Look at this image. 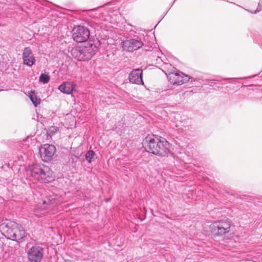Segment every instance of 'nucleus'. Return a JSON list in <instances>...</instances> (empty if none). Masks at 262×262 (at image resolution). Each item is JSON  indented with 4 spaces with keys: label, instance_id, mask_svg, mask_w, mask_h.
<instances>
[{
    "label": "nucleus",
    "instance_id": "22",
    "mask_svg": "<svg viewBox=\"0 0 262 262\" xmlns=\"http://www.w3.org/2000/svg\"><path fill=\"white\" fill-rule=\"evenodd\" d=\"M91 40H89L88 42H86L87 46H85L84 47L85 48L90 47L92 49H94V48H97L96 45H94Z\"/></svg>",
    "mask_w": 262,
    "mask_h": 262
},
{
    "label": "nucleus",
    "instance_id": "24",
    "mask_svg": "<svg viewBox=\"0 0 262 262\" xmlns=\"http://www.w3.org/2000/svg\"><path fill=\"white\" fill-rule=\"evenodd\" d=\"M50 204H55V205H57V204H58V202L57 200L56 199V198H55V196H52L51 195H50Z\"/></svg>",
    "mask_w": 262,
    "mask_h": 262
},
{
    "label": "nucleus",
    "instance_id": "8",
    "mask_svg": "<svg viewBox=\"0 0 262 262\" xmlns=\"http://www.w3.org/2000/svg\"><path fill=\"white\" fill-rule=\"evenodd\" d=\"M173 155V158L180 163L185 165V167L187 168V164H192L193 159L192 156L188 154L184 149H180L176 151Z\"/></svg>",
    "mask_w": 262,
    "mask_h": 262
},
{
    "label": "nucleus",
    "instance_id": "28",
    "mask_svg": "<svg viewBox=\"0 0 262 262\" xmlns=\"http://www.w3.org/2000/svg\"><path fill=\"white\" fill-rule=\"evenodd\" d=\"M127 51L133 52L134 50H127Z\"/></svg>",
    "mask_w": 262,
    "mask_h": 262
},
{
    "label": "nucleus",
    "instance_id": "11",
    "mask_svg": "<svg viewBox=\"0 0 262 262\" xmlns=\"http://www.w3.org/2000/svg\"><path fill=\"white\" fill-rule=\"evenodd\" d=\"M130 82L137 84H143V71L141 69L133 70L129 74Z\"/></svg>",
    "mask_w": 262,
    "mask_h": 262
},
{
    "label": "nucleus",
    "instance_id": "19",
    "mask_svg": "<svg viewBox=\"0 0 262 262\" xmlns=\"http://www.w3.org/2000/svg\"><path fill=\"white\" fill-rule=\"evenodd\" d=\"M39 81L43 83H47L49 81V76L48 74H41L39 77Z\"/></svg>",
    "mask_w": 262,
    "mask_h": 262
},
{
    "label": "nucleus",
    "instance_id": "10",
    "mask_svg": "<svg viewBox=\"0 0 262 262\" xmlns=\"http://www.w3.org/2000/svg\"><path fill=\"white\" fill-rule=\"evenodd\" d=\"M143 42L138 36L127 38L122 42L123 49H140L143 46Z\"/></svg>",
    "mask_w": 262,
    "mask_h": 262
},
{
    "label": "nucleus",
    "instance_id": "13",
    "mask_svg": "<svg viewBox=\"0 0 262 262\" xmlns=\"http://www.w3.org/2000/svg\"><path fill=\"white\" fill-rule=\"evenodd\" d=\"M76 85L71 82H65L60 85L58 87V90L67 94H71L74 91H76L75 90Z\"/></svg>",
    "mask_w": 262,
    "mask_h": 262
},
{
    "label": "nucleus",
    "instance_id": "30",
    "mask_svg": "<svg viewBox=\"0 0 262 262\" xmlns=\"http://www.w3.org/2000/svg\"><path fill=\"white\" fill-rule=\"evenodd\" d=\"M259 99H260V101H261L262 102V96Z\"/></svg>",
    "mask_w": 262,
    "mask_h": 262
},
{
    "label": "nucleus",
    "instance_id": "2",
    "mask_svg": "<svg viewBox=\"0 0 262 262\" xmlns=\"http://www.w3.org/2000/svg\"><path fill=\"white\" fill-rule=\"evenodd\" d=\"M167 71L164 72L169 82L173 85H180L189 81L191 84H193V82H198L201 80L184 74L171 64H167Z\"/></svg>",
    "mask_w": 262,
    "mask_h": 262
},
{
    "label": "nucleus",
    "instance_id": "14",
    "mask_svg": "<svg viewBox=\"0 0 262 262\" xmlns=\"http://www.w3.org/2000/svg\"><path fill=\"white\" fill-rule=\"evenodd\" d=\"M39 155L42 161L49 162V144L41 146L39 150Z\"/></svg>",
    "mask_w": 262,
    "mask_h": 262
},
{
    "label": "nucleus",
    "instance_id": "20",
    "mask_svg": "<svg viewBox=\"0 0 262 262\" xmlns=\"http://www.w3.org/2000/svg\"><path fill=\"white\" fill-rule=\"evenodd\" d=\"M56 151L55 146L50 144V161L53 159L52 157L54 156Z\"/></svg>",
    "mask_w": 262,
    "mask_h": 262
},
{
    "label": "nucleus",
    "instance_id": "15",
    "mask_svg": "<svg viewBox=\"0 0 262 262\" xmlns=\"http://www.w3.org/2000/svg\"><path fill=\"white\" fill-rule=\"evenodd\" d=\"M35 62V59L31 50H24L23 62L25 64L31 67Z\"/></svg>",
    "mask_w": 262,
    "mask_h": 262
},
{
    "label": "nucleus",
    "instance_id": "27",
    "mask_svg": "<svg viewBox=\"0 0 262 262\" xmlns=\"http://www.w3.org/2000/svg\"><path fill=\"white\" fill-rule=\"evenodd\" d=\"M46 135H47V137H48L49 136V133L48 132V131H47L46 132Z\"/></svg>",
    "mask_w": 262,
    "mask_h": 262
},
{
    "label": "nucleus",
    "instance_id": "4",
    "mask_svg": "<svg viewBox=\"0 0 262 262\" xmlns=\"http://www.w3.org/2000/svg\"><path fill=\"white\" fill-rule=\"evenodd\" d=\"M29 168L32 177L41 183H48L49 168L48 166H43L42 168V165L35 164L30 166Z\"/></svg>",
    "mask_w": 262,
    "mask_h": 262
},
{
    "label": "nucleus",
    "instance_id": "12",
    "mask_svg": "<svg viewBox=\"0 0 262 262\" xmlns=\"http://www.w3.org/2000/svg\"><path fill=\"white\" fill-rule=\"evenodd\" d=\"M14 230L11 236V240L18 242L25 237L26 232L21 226L17 224V226Z\"/></svg>",
    "mask_w": 262,
    "mask_h": 262
},
{
    "label": "nucleus",
    "instance_id": "18",
    "mask_svg": "<svg viewBox=\"0 0 262 262\" xmlns=\"http://www.w3.org/2000/svg\"><path fill=\"white\" fill-rule=\"evenodd\" d=\"M47 212L43 209H41L40 207H38L34 210L35 215L39 217L42 216V215H45Z\"/></svg>",
    "mask_w": 262,
    "mask_h": 262
},
{
    "label": "nucleus",
    "instance_id": "29",
    "mask_svg": "<svg viewBox=\"0 0 262 262\" xmlns=\"http://www.w3.org/2000/svg\"><path fill=\"white\" fill-rule=\"evenodd\" d=\"M24 49H25V50L29 49V47H25V48H24Z\"/></svg>",
    "mask_w": 262,
    "mask_h": 262
},
{
    "label": "nucleus",
    "instance_id": "25",
    "mask_svg": "<svg viewBox=\"0 0 262 262\" xmlns=\"http://www.w3.org/2000/svg\"><path fill=\"white\" fill-rule=\"evenodd\" d=\"M207 84L210 86H214L216 84V82L213 80H209Z\"/></svg>",
    "mask_w": 262,
    "mask_h": 262
},
{
    "label": "nucleus",
    "instance_id": "17",
    "mask_svg": "<svg viewBox=\"0 0 262 262\" xmlns=\"http://www.w3.org/2000/svg\"><path fill=\"white\" fill-rule=\"evenodd\" d=\"M95 156V152L92 150H90L85 154V158L89 163H91Z\"/></svg>",
    "mask_w": 262,
    "mask_h": 262
},
{
    "label": "nucleus",
    "instance_id": "5",
    "mask_svg": "<svg viewBox=\"0 0 262 262\" xmlns=\"http://www.w3.org/2000/svg\"><path fill=\"white\" fill-rule=\"evenodd\" d=\"M73 38L77 42H85L90 37L89 29L83 26H77L73 29Z\"/></svg>",
    "mask_w": 262,
    "mask_h": 262
},
{
    "label": "nucleus",
    "instance_id": "21",
    "mask_svg": "<svg viewBox=\"0 0 262 262\" xmlns=\"http://www.w3.org/2000/svg\"><path fill=\"white\" fill-rule=\"evenodd\" d=\"M59 130V127L57 126H50V138L51 137L52 135L55 134L57 133Z\"/></svg>",
    "mask_w": 262,
    "mask_h": 262
},
{
    "label": "nucleus",
    "instance_id": "1",
    "mask_svg": "<svg viewBox=\"0 0 262 262\" xmlns=\"http://www.w3.org/2000/svg\"><path fill=\"white\" fill-rule=\"evenodd\" d=\"M145 150L153 155L159 156H167L170 152V145L164 138L154 135H147L142 141Z\"/></svg>",
    "mask_w": 262,
    "mask_h": 262
},
{
    "label": "nucleus",
    "instance_id": "3",
    "mask_svg": "<svg viewBox=\"0 0 262 262\" xmlns=\"http://www.w3.org/2000/svg\"><path fill=\"white\" fill-rule=\"evenodd\" d=\"M231 222L228 220H221L214 222L210 226L211 235L214 238L222 237L230 231Z\"/></svg>",
    "mask_w": 262,
    "mask_h": 262
},
{
    "label": "nucleus",
    "instance_id": "23",
    "mask_svg": "<svg viewBox=\"0 0 262 262\" xmlns=\"http://www.w3.org/2000/svg\"><path fill=\"white\" fill-rule=\"evenodd\" d=\"M262 9V3L261 1H260L259 3H258V7L256 9V10L253 12V13H256L258 12H259ZM251 13H253V12H251Z\"/></svg>",
    "mask_w": 262,
    "mask_h": 262
},
{
    "label": "nucleus",
    "instance_id": "7",
    "mask_svg": "<svg viewBox=\"0 0 262 262\" xmlns=\"http://www.w3.org/2000/svg\"><path fill=\"white\" fill-rule=\"evenodd\" d=\"M17 226V223L9 220H3L0 224V231L8 238L11 239L14 229Z\"/></svg>",
    "mask_w": 262,
    "mask_h": 262
},
{
    "label": "nucleus",
    "instance_id": "26",
    "mask_svg": "<svg viewBox=\"0 0 262 262\" xmlns=\"http://www.w3.org/2000/svg\"><path fill=\"white\" fill-rule=\"evenodd\" d=\"M235 80H236V78H230V79H224V80L235 81Z\"/></svg>",
    "mask_w": 262,
    "mask_h": 262
},
{
    "label": "nucleus",
    "instance_id": "16",
    "mask_svg": "<svg viewBox=\"0 0 262 262\" xmlns=\"http://www.w3.org/2000/svg\"><path fill=\"white\" fill-rule=\"evenodd\" d=\"M28 96L35 106H37L40 103V99L36 97L34 91H31L29 93Z\"/></svg>",
    "mask_w": 262,
    "mask_h": 262
},
{
    "label": "nucleus",
    "instance_id": "6",
    "mask_svg": "<svg viewBox=\"0 0 262 262\" xmlns=\"http://www.w3.org/2000/svg\"><path fill=\"white\" fill-rule=\"evenodd\" d=\"M68 53L78 61L89 60L95 54L96 50H67Z\"/></svg>",
    "mask_w": 262,
    "mask_h": 262
},
{
    "label": "nucleus",
    "instance_id": "9",
    "mask_svg": "<svg viewBox=\"0 0 262 262\" xmlns=\"http://www.w3.org/2000/svg\"><path fill=\"white\" fill-rule=\"evenodd\" d=\"M29 262H40L43 257V249L39 246H33L27 252Z\"/></svg>",
    "mask_w": 262,
    "mask_h": 262
}]
</instances>
